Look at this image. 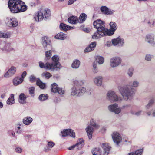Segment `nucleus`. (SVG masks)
Returning a JSON list of instances; mask_svg holds the SVG:
<instances>
[{
	"mask_svg": "<svg viewBox=\"0 0 155 155\" xmlns=\"http://www.w3.org/2000/svg\"><path fill=\"white\" fill-rule=\"evenodd\" d=\"M128 84H125L118 87V90L124 100L131 101L133 98L135 92L133 87H137L139 82L137 80L129 82Z\"/></svg>",
	"mask_w": 155,
	"mask_h": 155,
	"instance_id": "nucleus-1",
	"label": "nucleus"
},
{
	"mask_svg": "<svg viewBox=\"0 0 155 155\" xmlns=\"http://www.w3.org/2000/svg\"><path fill=\"white\" fill-rule=\"evenodd\" d=\"M51 59L52 62H47L45 64L40 61L39 62V67L41 68H44L51 71H58L61 68L62 66L59 62V57L58 55H53L51 58Z\"/></svg>",
	"mask_w": 155,
	"mask_h": 155,
	"instance_id": "nucleus-2",
	"label": "nucleus"
},
{
	"mask_svg": "<svg viewBox=\"0 0 155 155\" xmlns=\"http://www.w3.org/2000/svg\"><path fill=\"white\" fill-rule=\"evenodd\" d=\"M8 7L13 13L23 12L27 9L25 3L21 0H9Z\"/></svg>",
	"mask_w": 155,
	"mask_h": 155,
	"instance_id": "nucleus-3",
	"label": "nucleus"
},
{
	"mask_svg": "<svg viewBox=\"0 0 155 155\" xmlns=\"http://www.w3.org/2000/svg\"><path fill=\"white\" fill-rule=\"evenodd\" d=\"M76 85L72 87L71 90V96L75 97H80L84 95L86 92V90L84 87H80L84 83V81H76L74 82Z\"/></svg>",
	"mask_w": 155,
	"mask_h": 155,
	"instance_id": "nucleus-4",
	"label": "nucleus"
},
{
	"mask_svg": "<svg viewBox=\"0 0 155 155\" xmlns=\"http://www.w3.org/2000/svg\"><path fill=\"white\" fill-rule=\"evenodd\" d=\"M51 12L49 9H41L35 14L34 19L36 22H39L44 18L46 19L48 18Z\"/></svg>",
	"mask_w": 155,
	"mask_h": 155,
	"instance_id": "nucleus-5",
	"label": "nucleus"
},
{
	"mask_svg": "<svg viewBox=\"0 0 155 155\" xmlns=\"http://www.w3.org/2000/svg\"><path fill=\"white\" fill-rule=\"evenodd\" d=\"M107 98L111 102H120L122 101L121 97H119L116 93L112 91H109L107 94Z\"/></svg>",
	"mask_w": 155,
	"mask_h": 155,
	"instance_id": "nucleus-6",
	"label": "nucleus"
},
{
	"mask_svg": "<svg viewBox=\"0 0 155 155\" xmlns=\"http://www.w3.org/2000/svg\"><path fill=\"white\" fill-rule=\"evenodd\" d=\"M94 28L99 31H102L106 33L107 28H106L104 22L100 19L97 20L93 22Z\"/></svg>",
	"mask_w": 155,
	"mask_h": 155,
	"instance_id": "nucleus-7",
	"label": "nucleus"
},
{
	"mask_svg": "<svg viewBox=\"0 0 155 155\" xmlns=\"http://www.w3.org/2000/svg\"><path fill=\"white\" fill-rule=\"evenodd\" d=\"M122 61L121 58L119 56L113 57L110 59V66L112 68L116 67L121 64Z\"/></svg>",
	"mask_w": 155,
	"mask_h": 155,
	"instance_id": "nucleus-8",
	"label": "nucleus"
},
{
	"mask_svg": "<svg viewBox=\"0 0 155 155\" xmlns=\"http://www.w3.org/2000/svg\"><path fill=\"white\" fill-rule=\"evenodd\" d=\"M110 28L108 29L107 28L106 34L107 36H112L116 30L118 28L117 23L115 22H110L109 23Z\"/></svg>",
	"mask_w": 155,
	"mask_h": 155,
	"instance_id": "nucleus-9",
	"label": "nucleus"
},
{
	"mask_svg": "<svg viewBox=\"0 0 155 155\" xmlns=\"http://www.w3.org/2000/svg\"><path fill=\"white\" fill-rule=\"evenodd\" d=\"M112 44L114 46H117L118 47H122L125 44V41L124 39L120 36L113 39L111 40Z\"/></svg>",
	"mask_w": 155,
	"mask_h": 155,
	"instance_id": "nucleus-10",
	"label": "nucleus"
},
{
	"mask_svg": "<svg viewBox=\"0 0 155 155\" xmlns=\"http://www.w3.org/2000/svg\"><path fill=\"white\" fill-rule=\"evenodd\" d=\"M12 44L9 43H6L4 41L1 42L0 44V48L3 51L10 52L14 50L12 47Z\"/></svg>",
	"mask_w": 155,
	"mask_h": 155,
	"instance_id": "nucleus-11",
	"label": "nucleus"
},
{
	"mask_svg": "<svg viewBox=\"0 0 155 155\" xmlns=\"http://www.w3.org/2000/svg\"><path fill=\"white\" fill-rule=\"evenodd\" d=\"M107 108L110 112H114L115 114H119L121 112V108L118 107V105L117 103L110 105Z\"/></svg>",
	"mask_w": 155,
	"mask_h": 155,
	"instance_id": "nucleus-12",
	"label": "nucleus"
},
{
	"mask_svg": "<svg viewBox=\"0 0 155 155\" xmlns=\"http://www.w3.org/2000/svg\"><path fill=\"white\" fill-rule=\"evenodd\" d=\"M5 22L7 26L10 27H15L18 24L17 20L15 18H11L7 17L5 20Z\"/></svg>",
	"mask_w": 155,
	"mask_h": 155,
	"instance_id": "nucleus-13",
	"label": "nucleus"
},
{
	"mask_svg": "<svg viewBox=\"0 0 155 155\" xmlns=\"http://www.w3.org/2000/svg\"><path fill=\"white\" fill-rule=\"evenodd\" d=\"M113 140L114 143L118 145L121 141L122 138L120 134L116 132H114L112 135Z\"/></svg>",
	"mask_w": 155,
	"mask_h": 155,
	"instance_id": "nucleus-14",
	"label": "nucleus"
},
{
	"mask_svg": "<svg viewBox=\"0 0 155 155\" xmlns=\"http://www.w3.org/2000/svg\"><path fill=\"white\" fill-rule=\"evenodd\" d=\"M61 134L63 137H66L68 135L73 138H74L75 137V132L71 129L64 130L63 131L61 132Z\"/></svg>",
	"mask_w": 155,
	"mask_h": 155,
	"instance_id": "nucleus-15",
	"label": "nucleus"
},
{
	"mask_svg": "<svg viewBox=\"0 0 155 155\" xmlns=\"http://www.w3.org/2000/svg\"><path fill=\"white\" fill-rule=\"evenodd\" d=\"M154 36L153 34H148L145 36V41L155 46V42L154 41Z\"/></svg>",
	"mask_w": 155,
	"mask_h": 155,
	"instance_id": "nucleus-16",
	"label": "nucleus"
},
{
	"mask_svg": "<svg viewBox=\"0 0 155 155\" xmlns=\"http://www.w3.org/2000/svg\"><path fill=\"white\" fill-rule=\"evenodd\" d=\"M16 68L14 66H12L5 73L4 75V77L8 78L12 76L16 72Z\"/></svg>",
	"mask_w": 155,
	"mask_h": 155,
	"instance_id": "nucleus-17",
	"label": "nucleus"
},
{
	"mask_svg": "<svg viewBox=\"0 0 155 155\" xmlns=\"http://www.w3.org/2000/svg\"><path fill=\"white\" fill-rule=\"evenodd\" d=\"M100 10L103 14L107 15H112L114 12V10L109 9L106 6L101 7Z\"/></svg>",
	"mask_w": 155,
	"mask_h": 155,
	"instance_id": "nucleus-18",
	"label": "nucleus"
},
{
	"mask_svg": "<svg viewBox=\"0 0 155 155\" xmlns=\"http://www.w3.org/2000/svg\"><path fill=\"white\" fill-rule=\"evenodd\" d=\"M103 77L101 76H98L94 77L93 79L94 84L96 86L100 87L103 84Z\"/></svg>",
	"mask_w": 155,
	"mask_h": 155,
	"instance_id": "nucleus-19",
	"label": "nucleus"
},
{
	"mask_svg": "<svg viewBox=\"0 0 155 155\" xmlns=\"http://www.w3.org/2000/svg\"><path fill=\"white\" fill-rule=\"evenodd\" d=\"M107 36L105 33L102 31H99L97 30L92 35V38L94 39H97L101 38L102 37Z\"/></svg>",
	"mask_w": 155,
	"mask_h": 155,
	"instance_id": "nucleus-20",
	"label": "nucleus"
},
{
	"mask_svg": "<svg viewBox=\"0 0 155 155\" xmlns=\"http://www.w3.org/2000/svg\"><path fill=\"white\" fill-rule=\"evenodd\" d=\"M101 147L103 150V154L104 155H107L110 153L111 147L107 143H103Z\"/></svg>",
	"mask_w": 155,
	"mask_h": 155,
	"instance_id": "nucleus-21",
	"label": "nucleus"
},
{
	"mask_svg": "<svg viewBox=\"0 0 155 155\" xmlns=\"http://www.w3.org/2000/svg\"><path fill=\"white\" fill-rule=\"evenodd\" d=\"M94 128L91 126H88L85 129L86 131L89 139L92 138V134L94 130Z\"/></svg>",
	"mask_w": 155,
	"mask_h": 155,
	"instance_id": "nucleus-22",
	"label": "nucleus"
},
{
	"mask_svg": "<svg viewBox=\"0 0 155 155\" xmlns=\"http://www.w3.org/2000/svg\"><path fill=\"white\" fill-rule=\"evenodd\" d=\"M55 145V143L53 142L50 141L48 142V143L46 147H45L44 149V151L47 152L50 151L51 148H52Z\"/></svg>",
	"mask_w": 155,
	"mask_h": 155,
	"instance_id": "nucleus-23",
	"label": "nucleus"
},
{
	"mask_svg": "<svg viewBox=\"0 0 155 155\" xmlns=\"http://www.w3.org/2000/svg\"><path fill=\"white\" fill-rule=\"evenodd\" d=\"M42 43L44 48L47 47L48 45H50V41L49 38L46 36L43 37L42 38Z\"/></svg>",
	"mask_w": 155,
	"mask_h": 155,
	"instance_id": "nucleus-24",
	"label": "nucleus"
},
{
	"mask_svg": "<svg viewBox=\"0 0 155 155\" xmlns=\"http://www.w3.org/2000/svg\"><path fill=\"white\" fill-rule=\"evenodd\" d=\"M26 95L24 93H21L19 95L18 101L21 104H25L26 102Z\"/></svg>",
	"mask_w": 155,
	"mask_h": 155,
	"instance_id": "nucleus-25",
	"label": "nucleus"
},
{
	"mask_svg": "<svg viewBox=\"0 0 155 155\" xmlns=\"http://www.w3.org/2000/svg\"><path fill=\"white\" fill-rule=\"evenodd\" d=\"M33 119L30 117L27 116L24 117L22 120L23 123L26 125H30L32 122Z\"/></svg>",
	"mask_w": 155,
	"mask_h": 155,
	"instance_id": "nucleus-26",
	"label": "nucleus"
},
{
	"mask_svg": "<svg viewBox=\"0 0 155 155\" xmlns=\"http://www.w3.org/2000/svg\"><path fill=\"white\" fill-rule=\"evenodd\" d=\"M68 22L71 24H75L78 22V18L75 16H72L69 17L68 19Z\"/></svg>",
	"mask_w": 155,
	"mask_h": 155,
	"instance_id": "nucleus-27",
	"label": "nucleus"
},
{
	"mask_svg": "<svg viewBox=\"0 0 155 155\" xmlns=\"http://www.w3.org/2000/svg\"><path fill=\"white\" fill-rule=\"evenodd\" d=\"M81 62L78 59L74 60L72 64L71 67L74 69H78L80 65Z\"/></svg>",
	"mask_w": 155,
	"mask_h": 155,
	"instance_id": "nucleus-28",
	"label": "nucleus"
},
{
	"mask_svg": "<svg viewBox=\"0 0 155 155\" xmlns=\"http://www.w3.org/2000/svg\"><path fill=\"white\" fill-rule=\"evenodd\" d=\"M86 18L87 15L85 14L84 13L81 14L78 18V23H81L84 22L86 20Z\"/></svg>",
	"mask_w": 155,
	"mask_h": 155,
	"instance_id": "nucleus-29",
	"label": "nucleus"
},
{
	"mask_svg": "<svg viewBox=\"0 0 155 155\" xmlns=\"http://www.w3.org/2000/svg\"><path fill=\"white\" fill-rule=\"evenodd\" d=\"M147 26L150 28H153L154 25L155 21L151 20L145 19L144 21Z\"/></svg>",
	"mask_w": 155,
	"mask_h": 155,
	"instance_id": "nucleus-30",
	"label": "nucleus"
},
{
	"mask_svg": "<svg viewBox=\"0 0 155 155\" xmlns=\"http://www.w3.org/2000/svg\"><path fill=\"white\" fill-rule=\"evenodd\" d=\"M143 150L142 149L129 153L127 155H142Z\"/></svg>",
	"mask_w": 155,
	"mask_h": 155,
	"instance_id": "nucleus-31",
	"label": "nucleus"
},
{
	"mask_svg": "<svg viewBox=\"0 0 155 155\" xmlns=\"http://www.w3.org/2000/svg\"><path fill=\"white\" fill-rule=\"evenodd\" d=\"M23 81V78H21L19 77H16L15 78L13 81V84L14 85L17 86L21 83Z\"/></svg>",
	"mask_w": 155,
	"mask_h": 155,
	"instance_id": "nucleus-32",
	"label": "nucleus"
},
{
	"mask_svg": "<svg viewBox=\"0 0 155 155\" xmlns=\"http://www.w3.org/2000/svg\"><path fill=\"white\" fill-rule=\"evenodd\" d=\"M60 29L63 30L65 31L71 29L72 28L71 27L63 23H61L60 25Z\"/></svg>",
	"mask_w": 155,
	"mask_h": 155,
	"instance_id": "nucleus-33",
	"label": "nucleus"
},
{
	"mask_svg": "<svg viewBox=\"0 0 155 155\" xmlns=\"http://www.w3.org/2000/svg\"><path fill=\"white\" fill-rule=\"evenodd\" d=\"M51 92L55 93H57L58 90L59 88L58 85L55 83H53L51 85Z\"/></svg>",
	"mask_w": 155,
	"mask_h": 155,
	"instance_id": "nucleus-34",
	"label": "nucleus"
},
{
	"mask_svg": "<svg viewBox=\"0 0 155 155\" xmlns=\"http://www.w3.org/2000/svg\"><path fill=\"white\" fill-rule=\"evenodd\" d=\"M66 35L62 32H60L56 35L55 38L56 39L61 40H64L66 38Z\"/></svg>",
	"mask_w": 155,
	"mask_h": 155,
	"instance_id": "nucleus-35",
	"label": "nucleus"
},
{
	"mask_svg": "<svg viewBox=\"0 0 155 155\" xmlns=\"http://www.w3.org/2000/svg\"><path fill=\"white\" fill-rule=\"evenodd\" d=\"M84 146V145H81L77 143L76 144L70 147L69 148V149L72 150L74 148H76L77 150H79L81 149Z\"/></svg>",
	"mask_w": 155,
	"mask_h": 155,
	"instance_id": "nucleus-36",
	"label": "nucleus"
},
{
	"mask_svg": "<svg viewBox=\"0 0 155 155\" xmlns=\"http://www.w3.org/2000/svg\"><path fill=\"white\" fill-rule=\"evenodd\" d=\"M14 95L11 94L9 98L7 101V103L8 104H12L15 103Z\"/></svg>",
	"mask_w": 155,
	"mask_h": 155,
	"instance_id": "nucleus-37",
	"label": "nucleus"
},
{
	"mask_svg": "<svg viewBox=\"0 0 155 155\" xmlns=\"http://www.w3.org/2000/svg\"><path fill=\"white\" fill-rule=\"evenodd\" d=\"M37 85L42 89H44L46 87V85L43 83L39 79H38L37 80Z\"/></svg>",
	"mask_w": 155,
	"mask_h": 155,
	"instance_id": "nucleus-38",
	"label": "nucleus"
},
{
	"mask_svg": "<svg viewBox=\"0 0 155 155\" xmlns=\"http://www.w3.org/2000/svg\"><path fill=\"white\" fill-rule=\"evenodd\" d=\"M96 62H98L99 64H103L104 62V59L103 57L99 56H97L96 57Z\"/></svg>",
	"mask_w": 155,
	"mask_h": 155,
	"instance_id": "nucleus-39",
	"label": "nucleus"
},
{
	"mask_svg": "<svg viewBox=\"0 0 155 155\" xmlns=\"http://www.w3.org/2000/svg\"><path fill=\"white\" fill-rule=\"evenodd\" d=\"M93 155H101V151L99 148L94 149L92 151Z\"/></svg>",
	"mask_w": 155,
	"mask_h": 155,
	"instance_id": "nucleus-40",
	"label": "nucleus"
},
{
	"mask_svg": "<svg viewBox=\"0 0 155 155\" xmlns=\"http://www.w3.org/2000/svg\"><path fill=\"white\" fill-rule=\"evenodd\" d=\"M48 95L47 94H41L38 97V99L41 101H43L47 100L48 98Z\"/></svg>",
	"mask_w": 155,
	"mask_h": 155,
	"instance_id": "nucleus-41",
	"label": "nucleus"
},
{
	"mask_svg": "<svg viewBox=\"0 0 155 155\" xmlns=\"http://www.w3.org/2000/svg\"><path fill=\"white\" fill-rule=\"evenodd\" d=\"M92 71L94 74H96L98 72V70L97 67V63L95 61L94 62L93 64Z\"/></svg>",
	"mask_w": 155,
	"mask_h": 155,
	"instance_id": "nucleus-42",
	"label": "nucleus"
},
{
	"mask_svg": "<svg viewBox=\"0 0 155 155\" xmlns=\"http://www.w3.org/2000/svg\"><path fill=\"white\" fill-rule=\"evenodd\" d=\"M89 126H91L93 127L95 129H98L99 127V126L96 124L94 120L93 119L91 120L90 124Z\"/></svg>",
	"mask_w": 155,
	"mask_h": 155,
	"instance_id": "nucleus-43",
	"label": "nucleus"
},
{
	"mask_svg": "<svg viewBox=\"0 0 155 155\" xmlns=\"http://www.w3.org/2000/svg\"><path fill=\"white\" fill-rule=\"evenodd\" d=\"M154 56L150 54H147L145 56V60L147 61H151L152 58H153Z\"/></svg>",
	"mask_w": 155,
	"mask_h": 155,
	"instance_id": "nucleus-44",
	"label": "nucleus"
},
{
	"mask_svg": "<svg viewBox=\"0 0 155 155\" xmlns=\"http://www.w3.org/2000/svg\"><path fill=\"white\" fill-rule=\"evenodd\" d=\"M146 114L148 116L152 115L153 117H155V108L152 109L151 110L147 112Z\"/></svg>",
	"mask_w": 155,
	"mask_h": 155,
	"instance_id": "nucleus-45",
	"label": "nucleus"
},
{
	"mask_svg": "<svg viewBox=\"0 0 155 155\" xmlns=\"http://www.w3.org/2000/svg\"><path fill=\"white\" fill-rule=\"evenodd\" d=\"M42 76L43 77H45V78L47 79H49L51 77L52 75L50 73L46 71L43 73L42 74Z\"/></svg>",
	"mask_w": 155,
	"mask_h": 155,
	"instance_id": "nucleus-46",
	"label": "nucleus"
},
{
	"mask_svg": "<svg viewBox=\"0 0 155 155\" xmlns=\"http://www.w3.org/2000/svg\"><path fill=\"white\" fill-rule=\"evenodd\" d=\"M52 55V51L51 50L47 51L45 52L46 57L47 59H49L51 58Z\"/></svg>",
	"mask_w": 155,
	"mask_h": 155,
	"instance_id": "nucleus-47",
	"label": "nucleus"
},
{
	"mask_svg": "<svg viewBox=\"0 0 155 155\" xmlns=\"http://www.w3.org/2000/svg\"><path fill=\"white\" fill-rule=\"evenodd\" d=\"M11 37V33L9 32H6V33L3 32L2 38H10Z\"/></svg>",
	"mask_w": 155,
	"mask_h": 155,
	"instance_id": "nucleus-48",
	"label": "nucleus"
},
{
	"mask_svg": "<svg viewBox=\"0 0 155 155\" xmlns=\"http://www.w3.org/2000/svg\"><path fill=\"white\" fill-rule=\"evenodd\" d=\"M57 93L60 95H63L64 94L65 91L62 88L59 87Z\"/></svg>",
	"mask_w": 155,
	"mask_h": 155,
	"instance_id": "nucleus-49",
	"label": "nucleus"
},
{
	"mask_svg": "<svg viewBox=\"0 0 155 155\" xmlns=\"http://www.w3.org/2000/svg\"><path fill=\"white\" fill-rule=\"evenodd\" d=\"M30 81L31 82H33L36 80V78L34 75H31L29 77Z\"/></svg>",
	"mask_w": 155,
	"mask_h": 155,
	"instance_id": "nucleus-50",
	"label": "nucleus"
},
{
	"mask_svg": "<svg viewBox=\"0 0 155 155\" xmlns=\"http://www.w3.org/2000/svg\"><path fill=\"white\" fill-rule=\"evenodd\" d=\"M35 88L32 87L29 88V92L30 94L32 96H34V93Z\"/></svg>",
	"mask_w": 155,
	"mask_h": 155,
	"instance_id": "nucleus-51",
	"label": "nucleus"
},
{
	"mask_svg": "<svg viewBox=\"0 0 155 155\" xmlns=\"http://www.w3.org/2000/svg\"><path fill=\"white\" fill-rule=\"evenodd\" d=\"M133 68H129L127 72V74L130 77H131L133 74Z\"/></svg>",
	"mask_w": 155,
	"mask_h": 155,
	"instance_id": "nucleus-52",
	"label": "nucleus"
},
{
	"mask_svg": "<svg viewBox=\"0 0 155 155\" xmlns=\"http://www.w3.org/2000/svg\"><path fill=\"white\" fill-rule=\"evenodd\" d=\"M96 45V43L95 42L91 43L89 45V46L93 50Z\"/></svg>",
	"mask_w": 155,
	"mask_h": 155,
	"instance_id": "nucleus-53",
	"label": "nucleus"
},
{
	"mask_svg": "<svg viewBox=\"0 0 155 155\" xmlns=\"http://www.w3.org/2000/svg\"><path fill=\"white\" fill-rule=\"evenodd\" d=\"M77 143L81 145H84V143L83 139L81 138L79 139L78 140Z\"/></svg>",
	"mask_w": 155,
	"mask_h": 155,
	"instance_id": "nucleus-54",
	"label": "nucleus"
},
{
	"mask_svg": "<svg viewBox=\"0 0 155 155\" xmlns=\"http://www.w3.org/2000/svg\"><path fill=\"white\" fill-rule=\"evenodd\" d=\"M154 101V98H152L150 99L148 103L152 106L153 104Z\"/></svg>",
	"mask_w": 155,
	"mask_h": 155,
	"instance_id": "nucleus-55",
	"label": "nucleus"
},
{
	"mask_svg": "<svg viewBox=\"0 0 155 155\" xmlns=\"http://www.w3.org/2000/svg\"><path fill=\"white\" fill-rule=\"evenodd\" d=\"M22 150V149L21 147H17L15 149V151L18 153H21Z\"/></svg>",
	"mask_w": 155,
	"mask_h": 155,
	"instance_id": "nucleus-56",
	"label": "nucleus"
},
{
	"mask_svg": "<svg viewBox=\"0 0 155 155\" xmlns=\"http://www.w3.org/2000/svg\"><path fill=\"white\" fill-rule=\"evenodd\" d=\"M93 50V49L89 46L87 47L85 49V52H89Z\"/></svg>",
	"mask_w": 155,
	"mask_h": 155,
	"instance_id": "nucleus-57",
	"label": "nucleus"
},
{
	"mask_svg": "<svg viewBox=\"0 0 155 155\" xmlns=\"http://www.w3.org/2000/svg\"><path fill=\"white\" fill-rule=\"evenodd\" d=\"M77 0H69L68 2V4L69 5H71L73 4Z\"/></svg>",
	"mask_w": 155,
	"mask_h": 155,
	"instance_id": "nucleus-58",
	"label": "nucleus"
},
{
	"mask_svg": "<svg viewBox=\"0 0 155 155\" xmlns=\"http://www.w3.org/2000/svg\"><path fill=\"white\" fill-rule=\"evenodd\" d=\"M8 134H9V135H12V136L13 137H15V132L12 130H10L8 132Z\"/></svg>",
	"mask_w": 155,
	"mask_h": 155,
	"instance_id": "nucleus-59",
	"label": "nucleus"
},
{
	"mask_svg": "<svg viewBox=\"0 0 155 155\" xmlns=\"http://www.w3.org/2000/svg\"><path fill=\"white\" fill-rule=\"evenodd\" d=\"M131 105L130 104H125L122 106V108L124 109H127L128 108L130 107Z\"/></svg>",
	"mask_w": 155,
	"mask_h": 155,
	"instance_id": "nucleus-60",
	"label": "nucleus"
},
{
	"mask_svg": "<svg viewBox=\"0 0 155 155\" xmlns=\"http://www.w3.org/2000/svg\"><path fill=\"white\" fill-rule=\"evenodd\" d=\"M27 74V73L26 71H24L22 73L21 75V78H23V81L24 80V78L25 77Z\"/></svg>",
	"mask_w": 155,
	"mask_h": 155,
	"instance_id": "nucleus-61",
	"label": "nucleus"
},
{
	"mask_svg": "<svg viewBox=\"0 0 155 155\" xmlns=\"http://www.w3.org/2000/svg\"><path fill=\"white\" fill-rule=\"evenodd\" d=\"M23 125L22 123L20 124L19 123L18 124H17V128L18 129V130H20L21 127H23Z\"/></svg>",
	"mask_w": 155,
	"mask_h": 155,
	"instance_id": "nucleus-62",
	"label": "nucleus"
},
{
	"mask_svg": "<svg viewBox=\"0 0 155 155\" xmlns=\"http://www.w3.org/2000/svg\"><path fill=\"white\" fill-rule=\"evenodd\" d=\"M142 112V110H140V111H139L136 112L134 114L136 116H139L141 114Z\"/></svg>",
	"mask_w": 155,
	"mask_h": 155,
	"instance_id": "nucleus-63",
	"label": "nucleus"
},
{
	"mask_svg": "<svg viewBox=\"0 0 155 155\" xmlns=\"http://www.w3.org/2000/svg\"><path fill=\"white\" fill-rule=\"evenodd\" d=\"M151 106H152V105H150V104H149L148 103L147 105H146L145 106V108L146 110L148 109Z\"/></svg>",
	"mask_w": 155,
	"mask_h": 155,
	"instance_id": "nucleus-64",
	"label": "nucleus"
}]
</instances>
